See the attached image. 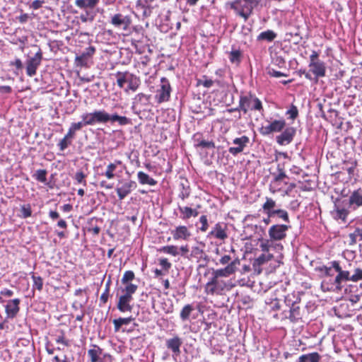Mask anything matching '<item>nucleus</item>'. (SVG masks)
<instances>
[{
	"instance_id": "nucleus-1",
	"label": "nucleus",
	"mask_w": 362,
	"mask_h": 362,
	"mask_svg": "<svg viewBox=\"0 0 362 362\" xmlns=\"http://www.w3.org/2000/svg\"><path fill=\"white\" fill-rule=\"evenodd\" d=\"M301 298L298 293L292 292L284 297V303L289 308L288 311H283L280 315H274V318L280 319L281 321L289 320L291 322H297L302 319L304 309L300 306Z\"/></svg>"
},
{
	"instance_id": "nucleus-2",
	"label": "nucleus",
	"mask_w": 362,
	"mask_h": 362,
	"mask_svg": "<svg viewBox=\"0 0 362 362\" xmlns=\"http://www.w3.org/2000/svg\"><path fill=\"white\" fill-rule=\"evenodd\" d=\"M138 286L136 284H129L122 289V294L119 297L117 303V308L121 313L131 312L133 305L131 304L133 300V295L137 291Z\"/></svg>"
},
{
	"instance_id": "nucleus-3",
	"label": "nucleus",
	"mask_w": 362,
	"mask_h": 362,
	"mask_svg": "<svg viewBox=\"0 0 362 362\" xmlns=\"http://www.w3.org/2000/svg\"><path fill=\"white\" fill-rule=\"evenodd\" d=\"M258 3L259 1L257 0H235L228 2V5L240 16L243 17L245 21H247Z\"/></svg>"
},
{
	"instance_id": "nucleus-4",
	"label": "nucleus",
	"mask_w": 362,
	"mask_h": 362,
	"mask_svg": "<svg viewBox=\"0 0 362 362\" xmlns=\"http://www.w3.org/2000/svg\"><path fill=\"white\" fill-rule=\"evenodd\" d=\"M319 53L313 50L310 56L308 64L310 72L314 75L313 80H314L315 83L318 82L320 78H323L326 76L327 71L325 63L319 59Z\"/></svg>"
},
{
	"instance_id": "nucleus-5",
	"label": "nucleus",
	"mask_w": 362,
	"mask_h": 362,
	"mask_svg": "<svg viewBox=\"0 0 362 362\" xmlns=\"http://www.w3.org/2000/svg\"><path fill=\"white\" fill-rule=\"evenodd\" d=\"M115 76L117 78V85L119 88H123L124 84L128 83V87L125 89L126 92H127L128 90L136 91L140 85L139 78L128 71H117L115 74Z\"/></svg>"
},
{
	"instance_id": "nucleus-6",
	"label": "nucleus",
	"mask_w": 362,
	"mask_h": 362,
	"mask_svg": "<svg viewBox=\"0 0 362 362\" xmlns=\"http://www.w3.org/2000/svg\"><path fill=\"white\" fill-rule=\"evenodd\" d=\"M240 108L245 114L249 110L263 111V106L261 100L255 95L249 93L240 97Z\"/></svg>"
},
{
	"instance_id": "nucleus-7",
	"label": "nucleus",
	"mask_w": 362,
	"mask_h": 362,
	"mask_svg": "<svg viewBox=\"0 0 362 362\" xmlns=\"http://www.w3.org/2000/svg\"><path fill=\"white\" fill-rule=\"evenodd\" d=\"M110 116L107 112L104 110H94L92 112L83 114L81 117L82 119H86L89 126L95 124H105L110 122Z\"/></svg>"
},
{
	"instance_id": "nucleus-8",
	"label": "nucleus",
	"mask_w": 362,
	"mask_h": 362,
	"mask_svg": "<svg viewBox=\"0 0 362 362\" xmlns=\"http://www.w3.org/2000/svg\"><path fill=\"white\" fill-rule=\"evenodd\" d=\"M172 88L170 83L165 77L160 78V88L157 90L155 96L156 100L158 104L168 102L170 98Z\"/></svg>"
},
{
	"instance_id": "nucleus-9",
	"label": "nucleus",
	"mask_w": 362,
	"mask_h": 362,
	"mask_svg": "<svg viewBox=\"0 0 362 362\" xmlns=\"http://www.w3.org/2000/svg\"><path fill=\"white\" fill-rule=\"evenodd\" d=\"M88 351V356L90 362H112V356L107 353H103V349L96 344L91 345Z\"/></svg>"
},
{
	"instance_id": "nucleus-10",
	"label": "nucleus",
	"mask_w": 362,
	"mask_h": 362,
	"mask_svg": "<svg viewBox=\"0 0 362 362\" xmlns=\"http://www.w3.org/2000/svg\"><path fill=\"white\" fill-rule=\"evenodd\" d=\"M227 284L223 280H219L215 276H212L211 280L205 286V293L208 295H220L226 288Z\"/></svg>"
},
{
	"instance_id": "nucleus-11",
	"label": "nucleus",
	"mask_w": 362,
	"mask_h": 362,
	"mask_svg": "<svg viewBox=\"0 0 362 362\" xmlns=\"http://www.w3.org/2000/svg\"><path fill=\"white\" fill-rule=\"evenodd\" d=\"M42 60V52L40 48H38L37 52L32 57H30L26 61V74L32 77L37 73V70L41 64Z\"/></svg>"
},
{
	"instance_id": "nucleus-12",
	"label": "nucleus",
	"mask_w": 362,
	"mask_h": 362,
	"mask_svg": "<svg viewBox=\"0 0 362 362\" xmlns=\"http://www.w3.org/2000/svg\"><path fill=\"white\" fill-rule=\"evenodd\" d=\"M330 264H332L333 269H334V270L338 273L334 279L336 288L338 290H341L342 288L341 283L343 281H351V275H350L349 271H344L342 269L338 261H332Z\"/></svg>"
},
{
	"instance_id": "nucleus-13",
	"label": "nucleus",
	"mask_w": 362,
	"mask_h": 362,
	"mask_svg": "<svg viewBox=\"0 0 362 362\" xmlns=\"http://www.w3.org/2000/svg\"><path fill=\"white\" fill-rule=\"evenodd\" d=\"M286 127V121L284 119H274L267 125L259 128V133L263 136H267L274 132H281Z\"/></svg>"
},
{
	"instance_id": "nucleus-14",
	"label": "nucleus",
	"mask_w": 362,
	"mask_h": 362,
	"mask_svg": "<svg viewBox=\"0 0 362 362\" xmlns=\"http://www.w3.org/2000/svg\"><path fill=\"white\" fill-rule=\"evenodd\" d=\"M290 228L289 226L285 224H274L268 230L270 240L279 241L286 237V233Z\"/></svg>"
},
{
	"instance_id": "nucleus-15",
	"label": "nucleus",
	"mask_w": 362,
	"mask_h": 362,
	"mask_svg": "<svg viewBox=\"0 0 362 362\" xmlns=\"http://www.w3.org/2000/svg\"><path fill=\"white\" fill-rule=\"evenodd\" d=\"M207 237L214 238L224 242L228 238L227 226L224 223L218 222L208 233Z\"/></svg>"
},
{
	"instance_id": "nucleus-16",
	"label": "nucleus",
	"mask_w": 362,
	"mask_h": 362,
	"mask_svg": "<svg viewBox=\"0 0 362 362\" xmlns=\"http://www.w3.org/2000/svg\"><path fill=\"white\" fill-rule=\"evenodd\" d=\"M249 143L250 139L245 135L235 138L233 141V144L235 145V146L230 147L228 148V152L233 156H236L244 151L245 148Z\"/></svg>"
},
{
	"instance_id": "nucleus-17",
	"label": "nucleus",
	"mask_w": 362,
	"mask_h": 362,
	"mask_svg": "<svg viewBox=\"0 0 362 362\" xmlns=\"http://www.w3.org/2000/svg\"><path fill=\"white\" fill-rule=\"evenodd\" d=\"M239 264V259H235L230 264H228L226 267L214 271L213 276L218 279L220 277H228L235 273L237 270V265Z\"/></svg>"
},
{
	"instance_id": "nucleus-18",
	"label": "nucleus",
	"mask_w": 362,
	"mask_h": 362,
	"mask_svg": "<svg viewBox=\"0 0 362 362\" xmlns=\"http://www.w3.org/2000/svg\"><path fill=\"white\" fill-rule=\"evenodd\" d=\"M170 233L173 235L174 240H188L192 236L188 227L183 225L176 226L173 230H170Z\"/></svg>"
},
{
	"instance_id": "nucleus-19",
	"label": "nucleus",
	"mask_w": 362,
	"mask_h": 362,
	"mask_svg": "<svg viewBox=\"0 0 362 362\" xmlns=\"http://www.w3.org/2000/svg\"><path fill=\"white\" fill-rule=\"evenodd\" d=\"M136 187V182L133 180H129L122 182L121 186H117L115 191L119 199L122 201L132 192L133 189H135Z\"/></svg>"
},
{
	"instance_id": "nucleus-20",
	"label": "nucleus",
	"mask_w": 362,
	"mask_h": 362,
	"mask_svg": "<svg viewBox=\"0 0 362 362\" xmlns=\"http://www.w3.org/2000/svg\"><path fill=\"white\" fill-rule=\"evenodd\" d=\"M150 99V95L139 93L135 95L132 108L133 110L139 108V111L140 112L141 111V108L144 110V107L149 106Z\"/></svg>"
},
{
	"instance_id": "nucleus-21",
	"label": "nucleus",
	"mask_w": 362,
	"mask_h": 362,
	"mask_svg": "<svg viewBox=\"0 0 362 362\" xmlns=\"http://www.w3.org/2000/svg\"><path fill=\"white\" fill-rule=\"evenodd\" d=\"M110 23L115 27L122 28L125 30L129 27L132 21L129 16H124L122 13H116L112 17Z\"/></svg>"
},
{
	"instance_id": "nucleus-22",
	"label": "nucleus",
	"mask_w": 362,
	"mask_h": 362,
	"mask_svg": "<svg viewBox=\"0 0 362 362\" xmlns=\"http://www.w3.org/2000/svg\"><path fill=\"white\" fill-rule=\"evenodd\" d=\"M295 134L296 129L293 127H287L276 136V141L281 146L287 145L293 141Z\"/></svg>"
},
{
	"instance_id": "nucleus-23",
	"label": "nucleus",
	"mask_w": 362,
	"mask_h": 362,
	"mask_svg": "<svg viewBox=\"0 0 362 362\" xmlns=\"http://www.w3.org/2000/svg\"><path fill=\"white\" fill-rule=\"evenodd\" d=\"M95 47L90 46L87 47L85 51L79 56H76L75 58V63L77 66H86L88 64V59L93 56L95 53Z\"/></svg>"
},
{
	"instance_id": "nucleus-24",
	"label": "nucleus",
	"mask_w": 362,
	"mask_h": 362,
	"mask_svg": "<svg viewBox=\"0 0 362 362\" xmlns=\"http://www.w3.org/2000/svg\"><path fill=\"white\" fill-rule=\"evenodd\" d=\"M21 300L14 298L8 301L5 306V311L8 318H14L20 310Z\"/></svg>"
},
{
	"instance_id": "nucleus-25",
	"label": "nucleus",
	"mask_w": 362,
	"mask_h": 362,
	"mask_svg": "<svg viewBox=\"0 0 362 362\" xmlns=\"http://www.w3.org/2000/svg\"><path fill=\"white\" fill-rule=\"evenodd\" d=\"M182 344V341L177 335L166 340L167 348L171 350L173 354L176 356H179L181 353L180 347Z\"/></svg>"
},
{
	"instance_id": "nucleus-26",
	"label": "nucleus",
	"mask_w": 362,
	"mask_h": 362,
	"mask_svg": "<svg viewBox=\"0 0 362 362\" xmlns=\"http://www.w3.org/2000/svg\"><path fill=\"white\" fill-rule=\"evenodd\" d=\"M349 204L354 209L362 206V187L354 190L349 196Z\"/></svg>"
},
{
	"instance_id": "nucleus-27",
	"label": "nucleus",
	"mask_w": 362,
	"mask_h": 362,
	"mask_svg": "<svg viewBox=\"0 0 362 362\" xmlns=\"http://www.w3.org/2000/svg\"><path fill=\"white\" fill-rule=\"evenodd\" d=\"M190 256L192 258L196 259L197 262L203 261L206 264L209 261L208 256L206 255L204 251L198 246H195L192 248Z\"/></svg>"
},
{
	"instance_id": "nucleus-28",
	"label": "nucleus",
	"mask_w": 362,
	"mask_h": 362,
	"mask_svg": "<svg viewBox=\"0 0 362 362\" xmlns=\"http://www.w3.org/2000/svg\"><path fill=\"white\" fill-rule=\"evenodd\" d=\"M100 0H75L74 5L80 9H93Z\"/></svg>"
},
{
	"instance_id": "nucleus-29",
	"label": "nucleus",
	"mask_w": 362,
	"mask_h": 362,
	"mask_svg": "<svg viewBox=\"0 0 362 362\" xmlns=\"http://www.w3.org/2000/svg\"><path fill=\"white\" fill-rule=\"evenodd\" d=\"M86 119H82L81 121L77 122H72L68 129L67 133L73 138H75L78 131H80L84 126H89L88 123H86Z\"/></svg>"
},
{
	"instance_id": "nucleus-30",
	"label": "nucleus",
	"mask_w": 362,
	"mask_h": 362,
	"mask_svg": "<svg viewBox=\"0 0 362 362\" xmlns=\"http://www.w3.org/2000/svg\"><path fill=\"white\" fill-rule=\"evenodd\" d=\"M321 356L317 352L303 354L299 356L297 362H320Z\"/></svg>"
},
{
	"instance_id": "nucleus-31",
	"label": "nucleus",
	"mask_w": 362,
	"mask_h": 362,
	"mask_svg": "<svg viewBox=\"0 0 362 362\" xmlns=\"http://www.w3.org/2000/svg\"><path fill=\"white\" fill-rule=\"evenodd\" d=\"M137 177L141 185H148L154 186L157 184V181L143 171H139L137 173Z\"/></svg>"
},
{
	"instance_id": "nucleus-32",
	"label": "nucleus",
	"mask_w": 362,
	"mask_h": 362,
	"mask_svg": "<svg viewBox=\"0 0 362 362\" xmlns=\"http://www.w3.org/2000/svg\"><path fill=\"white\" fill-rule=\"evenodd\" d=\"M276 206V203L272 198L266 197L265 202L262 204V207L264 213L271 217V213L275 210L274 208Z\"/></svg>"
},
{
	"instance_id": "nucleus-33",
	"label": "nucleus",
	"mask_w": 362,
	"mask_h": 362,
	"mask_svg": "<svg viewBox=\"0 0 362 362\" xmlns=\"http://www.w3.org/2000/svg\"><path fill=\"white\" fill-rule=\"evenodd\" d=\"M134 320V317L132 316L128 317H119L113 320L114 330L117 332L120 330L121 327L124 325H129L131 322Z\"/></svg>"
},
{
	"instance_id": "nucleus-34",
	"label": "nucleus",
	"mask_w": 362,
	"mask_h": 362,
	"mask_svg": "<svg viewBox=\"0 0 362 362\" xmlns=\"http://www.w3.org/2000/svg\"><path fill=\"white\" fill-rule=\"evenodd\" d=\"M349 211L344 208H340L337 204L334 205V217L335 219H341L344 222L346 221Z\"/></svg>"
},
{
	"instance_id": "nucleus-35",
	"label": "nucleus",
	"mask_w": 362,
	"mask_h": 362,
	"mask_svg": "<svg viewBox=\"0 0 362 362\" xmlns=\"http://www.w3.org/2000/svg\"><path fill=\"white\" fill-rule=\"evenodd\" d=\"M110 122H117L120 126H125L128 124H132V119L125 116H120L117 114H112L110 116Z\"/></svg>"
},
{
	"instance_id": "nucleus-36",
	"label": "nucleus",
	"mask_w": 362,
	"mask_h": 362,
	"mask_svg": "<svg viewBox=\"0 0 362 362\" xmlns=\"http://www.w3.org/2000/svg\"><path fill=\"white\" fill-rule=\"evenodd\" d=\"M74 139V138L66 133L57 144L59 150L61 151H64L66 148L71 145Z\"/></svg>"
},
{
	"instance_id": "nucleus-37",
	"label": "nucleus",
	"mask_w": 362,
	"mask_h": 362,
	"mask_svg": "<svg viewBox=\"0 0 362 362\" xmlns=\"http://www.w3.org/2000/svg\"><path fill=\"white\" fill-rule=\"evenodd\" d=\"M194 310V307L191 304L185 305L180 311V317L182 321H186L189 319V316L192 312Z\"/></svg>"
},
{
	"instance_id": "nucleus-38",
	"label": "nucleus",
	"mask_w": 362,
	"mask_h": 362,
	"mask_svg": "<svg viewBox=\"0 0 362 362\" xmlns=\"http://www.w3.org/2000/svg\"><path fill=\"white\" fill-rule=\"evenodd\" d=\"M282 184L287 185L288 182L284 180L275 182V177H273L269 185V191L272 194L281 192L282 189Z\"/></svg>"
},
{
	"instance_id": "nucleus-39",
	"label": "nucleus",
	"mask_w": 362,
	"mask_h": 362,
	"mask_svg": "<svg viewBox=\"0 0 362 362\" xmlns=\"http://www.w3.org/2000/svg\"><path fill=\"white\" fill-rule=\"evenodd\" d=\"M276 37V34L271 30H268L264 32H262L257 37V40H265L267 42L273 41Z\"/></svg>"
},
{
	"instance_id": "nucleus-40",
	"label": "nucleus",
	"mask_w": 362,
	"mask_h": 362,
	"mask_svg": "<svg viewBox=\"0 0 362 362\" xmlns=\"http://www.w3.org/2000/svg\"><path fill=\"white\" fill-rule=\"evenodd\" d=\"M242 57L243 54L240 49L232 50L229 54V60L232 64H239Z\"/></svg>"
},
{
	"instance_id": "nucleus-41",
	"label": "nucleus",
	"mask_w": 362,
	"mask_h": 362,
	"mask_svg": "<svg viewBox=\"0 0 362 362\" xmlns=\"http://www.w3.org/2000/svg\"><path fill=\"white\" fill-rule=\"evenodd\" d=\"M158 251L165 254L171 255L174 257L179 255L178 248L175 245H166L160 247Z\"/></svg>"
},
{
	"instance_id": "nucleus-42",
	"label": "nucleus",
	"mask_w": 362,
	"mask_h": 362,
	"mask_svg": "<svg viewBox=\"0 0 362 362\" xmlns=\"http://www.w3.org/2000/svg\"><path fill=\"white\" fill-rule=\"evenodd\" d=\"M47 171L45 169H39L33 174V177L37 181L46 183Z\"/></svg>"
},
{
	"instance_id": "nucleus-43",
	"label": "nucleus",
	"mask_w": 362,
	"mask_h": 362,
	"mask_svg": "<svg viewBox=\"0 0 362 362\" xmlns=\"http://www.w3.org/2000/svg\"><path fill=\"white\" fill-rule=\"evenodd\" d=\"M277 216L279 218L282 219L286 223L290 222L289 216L288 212L281 209H275L274 211L271 213V217H273L274 216Z\"/></svg>"
},
{
	"instance_id": "nucleus-44",
	"label": "nucleus",
	"mask_w": 362,
	"mask_h": 362,
	"mask_svg": "<svg viewBox=\"0 0 362 362\" xmlns=\"http://www.w3.org/2000/svg\"><path fill=\"white\" fill-rule=\"evenodd\" d=\"M59 334L57 336L55 339V341L57 344H61L66 347H69L71 346L70 341L66 339L65 332L64 330H59Z\"/></svg>"
},
{
	"instance_id": "nucleus-45",
	"label": "nucleus",
	"mask_w": 362,
	"mask_h": 362,
	"mask_svg": "<svg viewBox=\"0 0 362 362\" xmlns=\"http://www.w3.org/2000/svg\"><path fill=\"white\" fill-rule=\"evenodd\" d=\"M134 278H135V274H134V272L131 271V270H128L124 273L123 276L121 279V282L122 284L125 285V286H128L129 284H132L131 283V281L132 280H134Z\"/></svg>"
},
{
	"instance_id": "nucleus-46",
	"label": "nucleus",
	"mask_w": 362,
	"mask_h": 362,
	"mask_svg": "<svg viewBox=\"0 0 362 362\" xmlns=\"http://www.w3.org/2000/svg\"><path fill=\"white\" fill-rule=\"evenodd\" d=\"M21 215L23 218H27L32 216V208L30 204H23L21 206Z\"/></svg>"
},
{
	"instance_id": "nucleus-47",
	"label": "nucleus",
	"mask_w": 362,
	"mask_h": 362,
	"mask_svg": "<svg viewBox=\"0 0 362 362\" xmlns=\"http://www.w3.org/2000/svg\"><path fill=\"white\" fill-rule=\"evenodd\" d=\"M273 258V255L272 254H262L259 257H258L254 262V267L256 265L261 266L267 262H269Z\"/></svg>"
},
{
	"instance_id": "nucleus-48",
	"label": "nucleus",
	"mask_w": 362,
	"mask_h": 362,
	"mask_svg": "<svg viewBox=\"0 0 362 362\" xmlns=\"http://www.w3.org/2000/svg\"><path fill=\"white\" fill-rule=\"evenodd\" d=\"M178 210L180 213V218L182 220H187L191 218L192 207L189 206H178Z\"/></svg>"
},
{
	"instance_id": "nucleus-49",
	"label": "nucleus",
	"mask_w": 362,
	"mask_h": 362,
	"mask_svg": "<svg viewBox=\"0 0 362 362\" xmlns=\"http://www.w3.org/2000/svg\"><path fill=\"white\" fill-rule=\"evenodd\" d=\"M110 281H108L105 284V288L103 293L101 294L100 297V305H105L108 300L110 296Z\"/></svg>"
},
{
	"instance_id": "nucleus-50",
	"label": "nucleus",
	"mask_w": 362,
	"mask_h": 362,
	"mask_svg": "<svg viewBox=\"0 0 362 362\" xmlns=\"http://www.w3.org/2000/svg\"><path fill=\"white\" fill-rule=\"evenodd\" d=\"M32 279L33 281V288L37 289L38 291H42L43 287V279L41 276H36L34 274L32 275Z\"/></svg>"
},
{
	"instance_id": "nucleus-51",
	"label": "nucleus",
	"mask_w": 362,
	"mask_h": 362,
	"mask_svg": "<svg viewBox=\"0 0 362 362\" xmlns=\"http://www.w3.org/2000/svg\"><path fill=\"white\" fill-rule=\"evenodd\" d=\"M214 81L207 78L206 76H203V79L197 80V86H203L205 88H211L214 85Z\"/></svg>"
},
{
	"instance_id": "nucleus-52",
	"label": "nucleus",
	"mask_w": 362,
	"mask_h": 362,
	"mask_svg": "<svg viewBox=\"0 0 362 362\" xmlns=\"http://www.w3.org/2000/svg\"><path fill=\"white\" fill-rule=\"evenodd\" d=\"M199 221L201 223V226L199 228V230L203 233L206 232L209 226L207 216L202 215L199 217Z\"/></svg>"
},
{
	"instance_id": "nucleus-53",
	"label": "nucleus",
	"mask_w": 362,
	"mask_h": 362,
	"mask_svg": "<svg viewBox=\"0 0 362 362\" xmlns=\"http://www.w3.org/2000/svg\"><path fill=\"white\" fill-rule=\"evenodd\" d=\"M116 170V168L115 167V165L114 164H111L109 163L107 165V168H106V170L104 173L105 176L108 179V180H112L115 177V171Z\"/></svg>"
},
{
	"instance_id": "nucleus-54",
	"label": "nucleus",
	"mask_w": 362,
	"mask_h": 362,
	"mask_svg": "<svg viewBox=\"0 0 362 362\" xmlns=\"http://www.w3.org/2000/svg\"><path fill=\"white\" fill-rule=\"evenodd\" d=\"M86 175L83 171L76 172L74 176L75 180L79 184H83L84 186L86 185Z\"/></svg>"
},
{
	"instance_id": "nucleus-55",
	"label": "nucleus",
	"mask_w": 362,
	"mask_h": 362,
	"mask_svg": "<svg viewBox=\"0 0 362 362\" xmlns=\"http://www.w3.org/2000/svg\"><path fill=\"white\" fill-rule=\"evenodd\" d=\"M332 268L333 267L332 264L330 267L322 265L321 267L316 268V270L322 273L325 276H332L333 274L331 272Z\"/></svg>"
},
{
	"instance_id": "nucleus-56",
	"label": "nucleus",
	"mask_w": 362,
	"mask_h": 362,
	"mask_svg": "<svg viewBox=\"0 0 362 362\" xmlns=\"http://www.w3.org/2000/svg\"><path fill=\"white\" fill-rule=\"evenodd\" d=\"M361 280H362V269L356 268L354 270V274L351 275V281L357 282ZM361 287L362 288V283L361 284Z\"/></svg>"
},
{
	"instance_id": "nucleus-57",
	"label": "nucleus",
	"mask_w": 362,
	"mask_h": 362,
	"mask_svg": "<svg viewBox=\"0 0 362 362\" xmlns=\"http://www.w3.org/2000/svg\"><path fill=\"white\" fill-rule=\"evenodd\" d=\"M277 169L279 172L278 174L274 175V177H275V182L284 181L285 178L288 177L287 175L286 174L284 168H280L279 165H278Z\"/></svg>"
},
{
	"instance_id": "nucleus-58",
	"label": "nucleus",
	"mask_w": 362,
	"mask_h": 362,
	"mask_svg": "<svg viewBox=\"0 0 362 362\" xmlns=\"http://www.w3.org/2000/svg\"><path fill=\"white\" fill-rule=\"evenodd\" d=\"M197 146L203 148H214L215 144L212 141L202 140L199 141V143L197 144Z\"/></svg>"
},
{
	"instance_id": "nucleus-59",
	"label": "nucleus",
	"mask_w": 362,
	"mask_h": 362,
	"mask_svg": "<svg viewBox=\"0 0 362 362\" xmlns=\"http://www.w3.org/2000/svg\"><path fill=\"white\" fill-rule=\"evenodd\" d=\"M286 115H289V118L295 119L298 116V110L296 105L292 104L290 109L286 112Z\"/></svg>"
},
{
	"instance_id": "nucleus-60",
	"label": "nucleus",
	"mask_w": 362,
	"mask_h": 362,
	"mask_svg": "<svg viewBox=\"0 0 362 362\" xmlns=\"http://www.w3.org/2000/svg\"><path fill=\"white\" fill-rule=\"evenodd\" d=\"M159 264L162 267L166 272L171 268L172 264L167 258H160L159 259Z\"/></svg>"
},
{
	"instance_id": "nucleus-61",
	"label": "nucleus",
	"mask_w": 362,
	"mask_h": 362,
	"mask_svg": "<svg viewBox=\"0 0 362 362\" xmlns=\"http://www.w3.org/2000/svg\"><path fill=\"white\" fill-rule=\"evenodd\" d=\"M267 74L272 76V77H275V78H279V77H281V76H286L287 75L281 72V71H276L274 69H268V71H267Z\"/></svg>"
},
{
	"instance_id": "nucleus-62",
	"label": "nucleus",
	"mask_w": 362,
	"mask_h": 362,
	"mask_svg": "<svg viewBox=\"0 0 362 362\" xmlns=\"http://www.w3.org/2000/svg\"><path fill=\"white\" fill-rule=\"evenodd\" d=\"M13 295V291L10 289L4 288V289L1 290L0 291V303L4 302L2 296L11 297Z\"/></svg>"
},
{
	"instance_id": "nucleus-63",
	"label": "nucleus",
	"mask_w": 362,
	"mask_h": 362,
	"mask_svg": "<svg viewBox=\"0 0 362 362\" xmlns=\"http://www.w3.org/2000/svg\"><path fill=\"white\" fill-rule=\"evenodd\" d=\"M356 166H357V161L356 160H354V161L350 163V166H349L346 168V171H347V173H348V174H349L350 177L354 176V171H355V169H356Z\"/></svg>"
},
{
	"instance_id": "nucleus-64",
	"label": "nucleus",
	"mask_w": 362,
	"mask_h": 362,
	"mask_svg": "<svg viewBox=\"0 0 362 362\" xmlns=\"http://www.w3.org/2000/svg\"><path fill=\"white\" fill-rule=\"evenodd\" d=\"M259 247H260L262 251H263L264 252H268L270 249L269 240H262L261 241Z\"/></svg>"
}]
</instances>
